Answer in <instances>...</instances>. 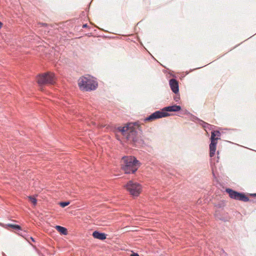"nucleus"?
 I'll return each instance as SVG.
<instances>
[{"instance_id": "1", "label": "nucleus", "mask_w": 256, "mask_h": 256, "mask_svg": "<svg viewBox=\"0 0 256 256\" xmlns=\"http://www.w3.org/2000/svg\"><path fill=\"white\" fill-rule=\"evenodd\" d=\"M121 167L125 174H134L140 166V162L136 158L132 156H123Z\"/></svg>"}, {"instance_id": "2", "label": "nucleus", "mask_w": 256, "mask_h": 256, "mask_svg": "<svg viewBox=\"0 0 256 256\" xmlns=\"http://www.w3.org/2000/svg\"><path fill=\"white\" fill-rule=\"evenodd\" d=\"M181 110V106L173 105L164 108L161 110H158L144 118V121H152L156 119L165 118L170 114L168 112H176Z\"/></svg>"}, {"instance_id": "3", "label": "nucleus", "mask_w": 256, "mask_h": 256, "mask_svg": "<svg viewBox=\"0 0 256 256\" xmlns=\"http://www.w3.org/2000/svg\"><path fill=\"white\" fill-rule=\"evenodd\" d=\"M78 85L81 90L88 92L96 90L98 83L92 77L88 76L80 78L78 80Z\"/></svg>"}, {"instance_id": "4", "label": "nucleus", "mask_w": 256, "mask_h": 256, "mask_svg": "<svg viewBox=\"0 0 256 256\" xmlns=\"http://www.w3.org/2000/svg\"><path fill=\"white\" fill-rule=\"evenodd\" d=\"M126 190L133 196H138L142 191V186L132 180H130L125 186Z\"/></svg>"}, {"instance_id": "5", "label": "nucleus", "mask_w": 256, "mask_h": 256, "mask_svg": "<svg viewBox=\"0 0 256 256\" xmlns=\"http://www.w3.org/2000/svg\"><path fill=\"white\" fill-rule=\"evenodd\" d=\"M56 77L54 74L47 72L38 78V82L40 85L50 84H53L55 82Z\"/></svg>"}, {"instance_id": "6", "label": "nucleus", "mask_w": 256, "mask_h": 256, "mask_svg": "<svg viewBox=\"0 0 256 256\" xmlns=\"http://www.w3.org/2000/svg\"><path fill=\"white\" fill-rule=\"evenodd\" d=\"M220 133L218 130H213L211 132L210 144V156L212 157L216 152L217 140L220 138Z\"/></svg>"}, {"instance_id": "7", "label": "nucleus", "mask_w": 256, "mask_h": 256, "mask_svg": "<svg viewBox=\"0 0 256 256\" xmlns=\"http://www.w3.org/2000/svg\"><path fill=\"white\" fill-rule=\"evenodd\" d=\"M226 190L228 194L230 197L232 199L244 202H247L250 200L248 197L243 193L238 192L229 188H226Z\"/></svg>"}, {"instance_id": "8", "label": "nucleus", "mask_w": 256, "mask_h": 256, "mask_svg": "<svg viewBox=\"0 0 256 256\" xmlns=\"http://www.w3.org/2000/svg\"><path fill=\"white\" fill-rule=\"evenodd\" d=\"M169 84L172 90L176 94L179 92L178 84L174 78H172L169 81Z\"/></svg>"}, {"instance_id": "9", "label": "nucleus", "mask_w": 256, "mask_h": 256, "mask_svg": "<svg viewBox=\"0 0 256 256\" xmlns=\"http://www.w3.org/2000/svg\"><path fill=\"white\" fill-rule=\"evenodd\" d=\"M92 236L95 238H97L100 240H104L106 238V235L104 233L100 232L96 230L93 232Z\"/></svg>"}, {"instance_id": "10", "label": "nucleus", "mask_w": 256, "mask_h": 256, "mask_svg": "<svg viewBox=\"0 0 256 256\" xmlns=\"http://www.w3.org/2000/svg\"><path fill=\"white\" fill-rule=\"evenodd\" d=\"M56 228L58 232L64 235H66L68 234L67 229L63 226H56Z\"/></svg>"}, {"instance_id": "11", "label": "nucleus", "mask_w": 256, "mask_h": 256, "mask_svg": "<svg viewBox=\"0 0 256 256\" xmlns=\"http://www.w3.org/2000/svg\"><path fill=\"white\" fill-rule=\"evenodd\" d=\"M118 130L121 132L123 135L126 134V132L128 130V126L126 125L124 126H119L118 128Z\"/></svg>"}, {"instance_id": "12", "label": "nucleus", "mask_w": 256, "mask_h": 256, "mask_svg": "<svg viewBox=\"0 0 256 256\" xmlns=\"http://www.w3.org/2000/svg\"><path fill=\"white\" fill-rule=\"evenodd\" d=\"M200 124L202 125V126L206 130V129H208V130H212V128L213 126L207 123V122H206L202 120H200Z\"/></svg>"}, {"instance_id": "13", "label": "nucleus", "mask_w": 256, "mask_h": 256, "mask_svg": "<svg viewBox=\"0 0 256 256\" xmlns=\"http://www.w3.org/2000/svg\"><path fill=\"white\" fill-rule=\"evenodd\" d=\"M7 226L9 227L12 228L13 229H14L15 230H21V228L19 225L8 224Z\"/></svg>"}, {"instance_id": "14", "label": "nucleus", "mask_w": 256, "mask_h": 256, "mask_svg": "<svg viewBox=\"0 0 256 256\" xmlns=\"http://www.w3.org/2000/svg\"><path fill=\"white\" fill-rule=\"evenodd\" d=\"M29 199L30 200V202L34 204V205H36L37 200L36 198L32 196H29Z\"/></svg>"}, {"instance_id": "15", "label": "nucleus", "mask_w": 256, "mask_h": 256, "mask_svg": "<svg viewBox=\"0 0 256 256\" xmlns=\"http://www.w3.org/2000/svg\"><path fill=\"white\" fill-rule=\"evenodd\" d=\"M70 202H60V205L62 207V208H64L67 206H68L69 204H70Z\"/></svg>"}, {"instance_id": "16", "label": "nucleus", "mask_w": 256, "mask_h": 256, "mask_svg": "<svg viewBox=\"0 0 256 256\" xmlns=\"http://www.w3.org/2000/svg\"><path fill=\"white\" fill-rule=\"evenodd\" d=\"M180 100V96L179 95H176V96L174 97V100L176 102H178L179 101V100Z\"/></svg>"}, {"instance_id": "17", "label": "nucleus", "mask_w": 256, "mask_h": 256, "mask_svg": "<svg viewBox=\"0 0 256 256\" xmlns=\"http://www.w3.org/2000/svg\"><path fill=\"white\" fill-rule=\"evenodd\" d=\"M126 136L127 140H130L131 139V136ZM132 141H134V142L135 141V139H134V137H132Z\"/></svg>"}, {"instance_id": "18", "label": "nucleus", "mask_w": 256, "mask_h": 256, "mask_svg": "<svg viewBox=\"0 0 256 256\" xmlns=\"http://www.w3.org/2000/svg\"><path fill=\"white\" fill-rule=\"evenodd\" d=\"M130 256H140L137 253H134L130 255Z\"/></svg>"}, {"instance_id": "19", "label": "nucleus", "mask_w": 256, "mask_h": 256, "mask_svg": "<svg viewBox=\"0 0 256 256\" xmlns=\"http://www.w3.org/2000/svg\"><path fill=\"white\" fill-rule=\"evenodd\" d=\"M88 24H83V26H82V28H88Z\"/></svg>"}, {"instance_id": "20", "label": "nucleus", "mask_w": 256, "mask_h": 256, "mask_svg": "<svg viewBox=\"0 0 256 256\" xmlns=\"http://www.w3.org/2000/svg\"><path fill=\"white\" fill-rule=\"evenodd\" d=\"M2 23L0 22V28H2Z\"/></svg>"}, {"instance_id": "21", "label": "nucleus", "mask_w": 256, "mask_h": 256, "mask_svg": "<svg viewBox=\"0 0 256 256\" xmlns=\"http://www.w3.org/2000/svg\"><path fill=\"white\" fill-rule=\"evenodd\" d=\"M31 239H32V240L33 242H34V239L32 237H31Z\"/></svg>"}, {"instance_id": "22", "label": "nucleus", "mask_w": 256, "mask_h": 256, "mask_svg": "<svg viewBox=\"0 0 256 256\" xmlns=\"http://www.w3.org/2000/svg\"><path fill=\"white\" fill-rule=\"evenodd\" d=\"M251 195H252V196H256V194H251Z\"/></svg>"}, {"instance_id": "23", "label": "nucleus", "mask_w": 256, "mask_h": 256, "mask_svg": "<svg viewBox=\"0 0 256 256\" xmlns=\"http://www.w3.org/2000/svg\"><path fill=\"white\" fill-rule=\"evenodd\" d=\"M42 25H46V24H42Z\"/></svg>"}, {"instance_id": "24", "label": "nucleus", "mask_w": 256, "mask_h": 256, "mask_svg": "<svg viewBox=\"0 0 256 256\" xmlns=\"http://www.w3.org/2000/svg\"><path fill=\"white\" fill-rule=\"evenodd\" d=\"M42 256H44V255H42Z\"/></svg>"}]
</instances>
